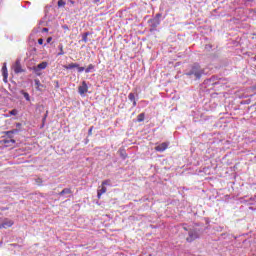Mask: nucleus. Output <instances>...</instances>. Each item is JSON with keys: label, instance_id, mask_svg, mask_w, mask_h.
<instances>
[{"label": "nucleus", "instance_id": "obj_21", "mask_svg": "<svg viewBox=\"0 0 256 256\" xmlns=\"http://www.w3.org/2000/svg\"><path fill=\"white\" fill-rule=\"evenodd\" d=\"M128 99H129V101H131V102L135 101V94L131 92V93L128 95Z\"/></svg>", "mask_w": 256, "mask_h": 256}, {"label": "nucleus", "instance_id": "obj_32", "mask_svg": "<svg viewBox=\"0 0 256 256\" xmlns=\"http://www.w3.org/2000/svg\"><path fill=\"white\" fill-rule=\"evenodd\" d=\"M72 5H75V1L73 0H68Z\"/></svg>", "mask_w": 256, "mask_h": 256}, {"label": "nucleus", "instance_id": "obj_9", "mask_svg": "<svg viewBox=\"0 0 256 256\" xmlns=\"http://www.w3.org/2000/svg\"><path fill=\"white\" fill-rule=\"evenodd\" d=\"M17 133V130H11L6 132V135L9 137V140H5L4 143H15V140L13 139V134Z\"/></svg>", "mask_w": 256, "mask_h": 256}, {"label": "nucleus", "instance_id": "obj_36", "mask_svg": "<svg viewBox=\"0 0 256 256\" xmlns=\"http://www.w3.org/2000/svg\"><path fill=\"white\" fill-rule=\"evenodd\" d=\"M3 244V242H0V245H2Z\"/></svg>", "mask_w": 256, "mask_h": 256}, {"label": "nucleus", "instance_id": "obj_19", "mask_svg": "<svg viewBox=\"0 0 256 256\" xmlns=\"http://www.w3.org/2000/svg\"><path fill=\"white\" fill-rule=\"evenodd\" d=\"M58 49H59L58 56L65 54V51H63V44H59Z\"/></svg>", "mask_w": 256, "mask_h": 256}, {"label": "nucleus", "instance_id": "obj_15", "mask_svg": "<svg viewBox=\"0 0 256 256\" xmlns=\"http://www.w3.org/2000/svg\"><path fill=\"white\" fill-rule=\"evenodd\" d=\"M93 71H95V65L90 64L86 69H85V73H93Z\"/></svg>", "mask_w": 256, "mask_h": 256}, {"label": "nucleus", "instance_id": "obj_35", "mask_svg": "<svg viewBox=\"0 0 256 256\" xmlns=\"http://www.w3.org/2000/svg\"><path fill=\"white\" fill-rule=\"evenodd\" d=\"M63 28H64V29H68L67 25H64Z\"/></svg>", "mask_w": 256, "mask_h": 256}, {"label": "nucleus", "instance_id": "obj_34", "mask_svg": "<svg viewBox=\"0 0 256 256\" xmlns=\"http://www.w3.org/2000/svg\"><path fill=\"white\" fill-rule=\"evenodd\" d=\"M43 31H49V28H43Z\"/></svg>", "mask_w": 256, "mask_h": 256}, {"label": "nucleus", "instance_id": "obj_24", "mask_svg": "<svg viewBox=\"0 0 256 256\" xmlns=\"http://www.w3.org/2000/svg\"><path fill=\"white\" fill-rule=\"evenodd\" d=\"M34 83H35L36 87H39L41 85V81L39 79H35Z\"/></svg>", "mask_w": 256, "mask_h": 256}, {"label": "nucleus", "instance_id": "obj_17", "mask_svg": "<svg viewBox=\"0 0 256 256\" xmlns=\"http://www.w3.org/2000/svg\"><path fill=\"white\" fill-rule=\"evenodd\" d=\"M15 73H21L23 70L21 69V65L19 64V61L16 62V67L14 69Z\"/></svg>", "mask_w": 256, "mask_h": 256}, {"label": "nucleus", "instance_id": "obj_33", "mask_svg": "<svg viewBox=\"0 0 256 256\" xmlns=\"http://www.w3.org/2000/svg\"><path fill=\"white\" fill-rule=\"evenodd\" d=\"M122 158H123V159H126V158H127V155L122 154Z\"/></svg>", "mask_w": 256, "mask_h": 256}, {"label": "nucleus", "instance_id": "obj_16", "mask_svg": "<svg viewBox=\"0 0 256 256\" xmlns=\"http://www.w3.org/2000/svg\"><path fill=\"white\" fill-rule=\"evenodd\" d=\"M137 121H138V123H143V121H145V113H140L137 116Z\"/></svg>", "mask_w": 256, "mask_h": 256}, {"label": "nucleus", "instance_id": "obj_20", "mask_svg": "<svg viewBox=\"0 0 256 256\" xmlns=\"http://www.w3.org/2000/svg\"><path fill=\"white\" fill-rule=\"evenodd\" d=\"M65 5H67L65 0H58V7H65Z\"/></svg>", "mask_w": 256, "mask_h": 256}, {"label": "nucleus", "instance_id": "obj_8", "mask_svg": "<svg viewBox=\"0 0 256 256\" xmlns=\"http://www.w3.org/2000/svg\"><path fill=\"white\" fill-rule=\"evenodd\" d=\"M168 147H169V143L163 142L155 147V151H158L159 153H163V151H166Z\"/></svg>", "mask_w": 256, "mask_h": 256}, {"label": "nucleus", "instance_id": "obj_10", "mask_svg": "<svg viewBox=\"0 0 256 256\" xmlns=\"http://www.w3.org/2000/svg\"><path fill=\"white\" fill-rule=\"evenodd\" d=\"M43 69H47V62H41L36 67H34L35 73H37V71H43Z\"/></svg>", "mask_w": 256, "mask_h": 256}, {"label": "nucleus", "instance_id": "obj_23", "mask_svg": "<svg viewBox=\"0 0 256 256\" xmlns=\"http://www.w3.org/2000/svg\"><path fill=\"white\" fill-rule=\"evenodd\" d=\"M76 69H78V73H83V71H85V67H76Z\"/></svg>", "mask_w": 256, "mask_h": 256}, {"label": "nucleus", "instance_id": "obj_29", "mask_svg": "<svg viewBox=\"0 0 256 256\" xmlns=\"http://www.w3.org/2000/svg\"><path fill=\"white\" fill-rule=\"evenodd\" d=\"M10 115H17V110L10 111Z\"/></svg>", "mask_w": 256, "mask_h": 256}, {"label": "nucleus", "instance_id": "obj_4", "mask_svg": "<svg viewBox=\"0 0 256 256\" xmlns=\"http://www.w3.org/2000/svg\"><path fill=\"white\" fill-rule=\"evenodd\" d=\"M188 235H189V237L186 238V241L188 243H193V241H195V239H199V232H197V230H195V229L189 230Z\"/></svg>", "mask_w": 256, "mask_h": 256}, {"label": "nucleus", "instance_id": "obj_12", "mask_svg": "<svg viewBox=\"0 0 256 256\" xmlns=\"http://www.w3.org/2000/svg\"><path fill=\"white\" fill-rule=\"evenodd\" d=\"M63 195H71V188H64L60 193L59 196L63 197Z\"/></svg>", "mask_w": 256, "mask_h": 256}, {"label": "nucleus", "instance_id": "obj_27", "mask_svg": "<svg viewBox=\"0 0 256 256\" xmlns=\"http://www.w3.org/2000/svg\"><path fill=\"white\" fill-rule=\"evenodd\" d=\"M48 113H49V112H46V114L44 115V117H43V119H42L43 123H45V121L47 120V115H48Z\"/></svg>", "mask_w": 256, "mask_h": 256}, {"label": "nucleus", "instance_id": "obj_11", "mask_svg": "<svg viewBox=\"0 0 256 256\" xmlns=\"http://www.w3.org/2000/svg\"><path fill=\"white\" fill-rule=\"evenodd\" d=\"M104 193H107V187L102 186L101 189H99L97 192L98 199H101V195H103Z\"/></svg>", "mask_w": 256, "mask_h": 256}, {"label": "nucleus", "instance_id": "obj_7", "mask_svg": "<svg viewBox=\"0 0 256 256\" xmlns=\"http://www.w3.org/2000/svg\"><path fill=\"white\" fill-rule=\"evenodd\" d=\"M2 77H3V81L5 83H8V77H9V72L7 70V62H4L3 63V66H2Z\"/></svg>", "mask_w": 256, "mask_h": 256}, {"label": "nucleus", "instance_id": "obj_22", "mask_svg": "<svg viewBox=\"0 0 256 256\" xmlns=\"http://www.w3.org/2000/svg\"><path fill=\"white\" fill-rule=\"evenodd\" d=\"M105 185H111V180H104L103 182H102V186L103 187H105Z\"/></svg>", "mask_w": 256, "mask_h": 256}, {"label": "nucleus", "instance_id": "obj_26", "mask_svg": "<svg viewBox=\"0 0 256 256\" xmlns=\"http://www.w3.org/2000/svg\"><path fill=\"white\" fill-rule=\"evenodd\" d=\"M93 3H94L95 5H101V0H93Z\"/></svg>", "mask_w": 256, "mask_h": 256}, {"label": "nucleus", "instance_id": "obj_14", "mask_svg": "<svg viewBox=\"0 0 256 256\" xmlns=\"http://www.w3.org/2000/svg\"><path fill=\"white\" fill-rule=\"evenodd\" d=\"M20 94L23 95L26 101H31V96L25 90H20Z\"/></svg>", "mask_w": 256, "mask_h": 256}, {"label": "nucleus", "instance_id": "obj_6", "mask_svg": "<svg viewBox=\"0 0 256 256\" xmlns=\"http://www.w3.org/2000/svg\"><path fill=\"white\" fill-rule=\"evenodd\" d=\"M89 91V86H87V82L83 81L82 84L78 87L79 95H84Z\"/></svg>", "mask_w": 256, "mask_h": 256}, {"label": "nucleus", "instance_id": "obj_31", "mask_svg": "<svg viewBox=\"0 0 256 256\" xmlns=\"http://www.w3.org/2000/svg\"><path fill=\"white\" fill-rule=\"evenodd\" d=\"M133 107H137V100L132 101Z\"/></svg>", "mask_w": 256, "mask_h": 256}, {"label": "nucleus", "instance_id": "obj_2", "mask_svg": "<svg viewBox=\"0 0 256 256\" xmlns=\"http://www.w3.org/2000/svg\"><path fill=\"white\" fill-rule=\"evenodd\" d=\"M150 26V31H157V27L161 25V14H156V16L148 21Z\"/></svg>", "mask_w": 256, "mask_h": 256}, {"label": "nucleus", "instance_id": "obj_25", "mask_svg": "<svg viewBox=\"0 0 256 256\" xmlns=\"http://www.w3.org/2000/svg\"><path fill=\"white\" fill-rule=\"evenodd\" d=\"M88 135H93V126H91L88 130Z\"/></svg>", "mask_w": 256, "mask_h": 256}, {"label": "nucleus", "instance_id": "obj_18", "mask_svg": "<svg viewBox=\"0 0 256 256\" xmlns=\"http://www.w3.org/2000/svg\"><path fill=\"white\" fill-rule=\"evenodd\" d=\"M87 37H89V32H86V33H84V34L82 35V41H83L84 43H87V42L89 41V39H88Z\"/></svg>", "mask_w": 256, "mask_h": 256}, {"label": "nucleus", "instance_id": "obj_28", "mask_svg": "<svg viewBox=\"0 0 256 256\" xmlns=\"http://www.w3.org/2000/svg\"><path fill=\"white\" fill-rule=\"evenodd\" d=\"M38 45H43V38L38 39Z\"/></svg>", "mask_w": 256, "mask_h": 256}, {"label": "nucleus", "instance_id": "obj_13", "mask_svg": "<svg viewBox=\"0 0 256 256\" xmlns=\"http://www.w3.org/2000/svg\"><path fill=\"white\" fill-rule=\"evenodd\" d=\"M77 67H79L78 63H70L68 65H65L64 69H77Z\"/></svg>", "mask_w": 256, "mask_h": 256}, {"label": "nucleus", "instance_id": "obj_3", "mask_svg": "<svg viewBox=\"0 0 256 256\" xmlns=\"http://www.w3.org/2000/svg\"><path fill=\"white\" fill-rule=\"evenodd\" d=\"M15 222L9 218H0V229H9V227H13Z\"/></svg>", "mask_w": 256, "mask_h": 256}, {"label": "nucleus", "instance_id": "obj_1", "mask_svg": "<svg viewBox=\"0 0 256 256\" xmlns=\"http://www.w3.org/2000/svg\"><path fill=\"white\" fill-rule=\"evenodd\" d=\"M184 75H186L188 79H192V81H199V79L205 75V68L201 67V64L196 62L185 70Z\"/></svg>", "mask_w": 256, "mask_h": 256}, {"label": "nucleus", "instance_id": "obj_5", "mask_svg": "<svg viewBox=\"0 0 256 256\" xmlns=\"http://www.w3.org/2000/svg\"><path fill=\"white\" fill-rule=\"evenodd\" d=\"M217 83H219V78H217V76H212L211 78L204 80L203 85L211 87L217 85Z\"/></svg>", "mask_w": 256, "mask_h": 256}, {"label": "nucleus", "instance_id": "obj_30", "mask_svg": "<svg viewBox=\"0 0 256 256\" xmlns=\"http://www.w3.org/2000/svg\"><path fill=\"white\" fill-rule=\"evenodd\" d=\"M46 41H47V43H51V41H53V38L48 37Z\"/></svg>", "mask_w": 256, "mask_h": 256}]
</instances>
